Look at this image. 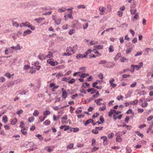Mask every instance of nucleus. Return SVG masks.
<instances>
[{
    "label": "nucleus",
    "mask_w": 153,
    "mask_h": 153,
    "mask_svg": "<svg viewBox=\"0 0 153 153\" xmlns=\"http://www.w3.org/2000/svg\"><path fill=\"white\" fill-rule=\"evenodd\" d=\"M12 24L13 25L16 27H18L19 26V24L16 22H14L12 20Z\"/></svg>",
    "instance_id": "nucleus-30"
},
{
    "label": "nucleus",
    "mask_w": 153,
    "mask_h": 153,
    "mask_svg": "<svg viewBox=\"0 0 153 153\" xmlns=\"http://www.w3.org/2000/svg\"><path fill=\"white\" fill-rule=\"evenodd\" d=\"M98 43V42L97 41H95L93 40H91L90 43V44L91 45L97 44Z\"/></svg>",
    "instance_id": "nucleus-31"
},
{
    "label": "nucleus",
    "mask_w": 153,
    "mask_h": 153,
    "mask_svg": "<svg viewBox=\"0 0 153 153\" xmlns=\"http://www.w3.org/2000/svg\"><path fill=\"white\" fill-rule=\"evenodd\" d=\"M102 98H99L95 100H94V102L96 103L97 105H102V104L100 102V101H102Z\"/></svg>",
    "instance_id": "nucleus-7"
},
{
    "label": "nucleus",
    "mask_w": 153,
    "mask_h": 153,
    "mask_svg": "<svg viewBox=\"0 0 153 153\" xmlns=\"http://www.w3.org/2000/svg\"><path fill=\"white\" fill-rule=\"evenodd\" d=\"M89 74H88L82 73L80 75V77L81 78H83L88 76Z\"/></svg>",
    "instance_id": "nucleus-19"
},
{
    "label": "nucleus",
    "mask_w": 153,
    "mask_h": 153,
    "mask_svg": "<svg viewBox=\"0 0 153 153\" xmlns=\"http://www.w3.org/2000/svg\"><path fill=\"white\" fill-rule=\"evenodd\" d=\"M47 62L49 64H50L51 65L54 66L57 65L58 63L56 61H54L53 59H49L47 61Z\"/></svg>",
    "instance_id": "nucleus-1"
},
{
    "label": "nucleus",
    "mask_w": 153,
    "mask_h": 153,
    "mask_svg": "<svg viewBox=\"0 0 153 153\" xmlns=\"http://www.w3.org/2000/svg\"><path fill=\"white\" fill-rule=\"evenodd\" d=\"M53 120L54 121H56L59 118V116H58L57 117L54 114L53 115Z\"/></svg>",
    "instance_id": "nucleus-46"
},
{
    "label": "nucleus",
    "mask_w": 153,
    "mask_h": 153,
    "mask_svg": "<svg viewBox=\"0 0 153 153\" xmlns=\"http://www.w3.org/2000/svg\"><path fill=\"white\" fill-rule=\"evenodd\" d=\"M28 23V22H26L25 23H22L20 25V26L21 27H22L23 26H25L27 27V23Z\"/></svg>",
    "instance_id": "nucleus-38"
},
{
    "label": "nucleus",
    "mask_w": 153,
    "mask_h": 153,
    "mask_svg": "<svg viewBox=\"0 0 153 153\" xmlns=\"http://www.w3.org/2000/svg\"><path fill=\"white\" fill-rule=\"evenodd\" d=\"M75 81V80L74 79H72L68 81V83L70 84H73Z\"/></svg>",
    "instance_id": "nucleus-52"
},
{
    "label": "nucleus",
    "mask_w": 153,
    "mask_h": 153,
    "mask_svg": "<svg viewBox=\"0 0 153 153\" xmlns=\"http://www.w3.org/2000/svg\"><path fill=\"white\" fill-rule=\"evenodd\" d=\"M143 53V52L142 51H140V52H137L136 54L135 55V56H137L141 55Z\"/></svg>",
    "instance_id": "nucleus-56"
},
{
    "label": "nucleus",
    "mask_w": 153,
    "mask_h": 153,
    "mask_svg": "<svg viewBox=\"0 0 153 153\" xmlns=\"http://www.w3.org/2000/svg\"><path fill=\"white\" fill-rule=\"evenodd\" d=\"M122 140V139L120 136L118 135L117 136L116 138V141L117 142H120Z\"/></svg>",
    "instance_id": "nucleus-35"
},
{
    "label": "nucleus",
    "mask_w": 153,
    "mask_h": 153,
    "mask_svg": "<svg viewBox=\"0 0 153 153\" xmlns=\"http://www.w3.org/2000/svg\"><path fill=\"white\" fill-rule=\"evenodd\" d=\"M106 8L104 7H100L99 8V10L101 12L100 13V15H103L104 13H102V12H104Z\"/></svg>",
    "instance_id": "nucleus-9"
},
{
    "label": "nucleus",
    "mask_w": 153,
    "mask_h": 153,
    "mask_svg": "<svg viewBox=\"0 0 153 153\" xmlns=\"http://www.w3.org/2000/svg\"><path fill=\"white\" fill-rule=\"evenodd\" d=\"M73 147V144H70V145H68L67 146V148L68 149H71Z\"/></svg>",
    "instance_id": "nucleus-64"
},
{
    "label": "nucleus",
    "mask_w": 153,
    "mask_h": 153,
    "mask_svg": "<svg viewBox=\"0 0 153 153\" xmlns=\"http://www.w3.org/2000/svg\"><path fill=\"white\" fill-rule=\"evenodd\" d=\"M77 117L78 118H83L85 117V115L83 114H81L77 115Z\"/></svg>",
    "instance_id": "nucleus-60"
},
{
    "label": "nucleus",
    "mask_w": 153,
    "mask_h": 153,
    "mask_svg": "<svg viewBox=\"0 0 153 153\" xmlns=\"http://www.w3.org/2000/svg\"><path fill=\"white\" fill-rule=\"evenodd\" d=\"M99 115V113H96L95 114H94V115H93L92 117L93 118H94L95 117H97Z\"/></svg>",
    "instance_id": "nucleus-61"
},
{
    "label": "nucleus",
    "mask_w": 153,
    "mask_h": 153,
    "mask_svg": "<svg viewBox=\"0 0 153 153\" xmlns=\"http://www.w3.org/2000/svg\"><path fill=\"white\" fill-rule=\"evenodd\" d=\"M138 101L137 100H135L132 101L130 104L133 105H135L137 104Z\"/></svg>",
    "instance_id": "nucleus-37"
},
{
    "label": "nucleus",
    "mask_w": 153,
    "mask_h": 153,
    "mask_svg": "<svg viewBox=\"0 0 153 153\" xmlns=\"http://www.w3.org/2000/svg\"><path fill=\"white\" fill-rule=\"evenodd\" d=\"M82 21H84L85 22V25H83V28L85 30L88 27V24L87 22V21L85 20H83Z\"/></svg>",
    "instance_id": "nucleus-6"
},
{
    "label": "nucleus",
    "mask_w": 153,
    "mask_h": 153,
    "mask_svg": "<svg viewBox=\"0 0 153 153\" xmlns=\"http://www.w3.org/2000/svg\"><path fill=\"white\" fill-rule=\"evenodd\" d=\"M17 122V120L16 118H14L11 121V124L12 125H15Z\"/></svg>",
    "instance_id": "nucleus-23"
},
{
    "label": "nucleus",
    "mask_w": 153,
    "mask_h": 153,
    "mask_svg": "<svg viewBox=\"0 0 153 153\" xmlns=\"http://www.w3.org/2000/svg\"><path fill=\"white\" fill-rule=\"evenodd\" d=\"M78 9L83 8L85 9V6L83 5H79L77 7Z\"/></svg>",
    "instance_id": "nucleus-50"
},
{
    "label": "nucleus",
    "mask_w": 153,
    "mask_h": 153,
    "mask_svg": "<svg viewBox=\"0 0 153 153\" xmlns=\"http://www.w3.org/2000/svg\"><path fill=\"white\" fill-rule=\"evenodd\" d=\"M61 22V19L60 18H58L55 20V23L57 25H60Z\"/></svg>",
    "instance_id": "nucleus-15"
},
{
    "label": "nucleus",
    "mask_w": 153,
    "mask_h": 153,
    "mask_svg": "<svg viewBox=\"0 0 153 153\" xmlns=\"http://www.w3.org/2000/svg\"><path fill=\"white\" fill-rule=\"evenodd\" d=\"M79 70L81 71V72H84L85 71L86 69L85 67H82L79 68Z\"/></svg>",
    "instance_id": "nucleus-45"
},
{
    "label": "nucleus",
    "mask_w": 153,
    "mask_h": 153,
    "mask_svg": "<svg viewBox=\"0 0 153 153\" xmlns=\"http://www.w3.org/2000/svg\"><path fill=\"white\" fill-rule=\"evenodd\" d=\"M34 120V118L33 117H29L28 119V121L30 123L33 122Z\"/></svg>",
    "instance_id": "nucleus-34"
},
{
    "label": "nucleus",
    "mask_w": 153,
    "mask_h": 153,
    "mask_svg": "<svg viewBox=\"0 0 153 153\" xmlns=\"http://www.w3.org/2000/svg\"><path fill=\"white\" fill-rule=\"evenodd\" d=\"M123 12L121 11H119L117 12V15L120 16L121 17L123 15Z\"/></svg>",
    "instance_id": "nucleus-54"
},
{
    "label": "nucleus",
    "mask_w": 153,
    "mask_h": 153,
    "mask_svg": "<svg viewBox=\"0 0 153 153\" xmlns=\"http://www.w3.org/2000/svg\"><path fill=\"white\" fill-rule=\"evenodd\" d=\"M101 139H103L104 141H105L107 140V138L106 136H102L101 137Z\"/></svg>",
    "instance_id": "nucleus-62"
},
{
    "label": "nucleus",
    "mask_w": 153,
    "mask_h": 153,
    "mask_svg": "<svg viewBox=\"0 0 153 153\" xmlns=\"http://www.w3.org/2000/svg\"><path fill=\"white\" fill-rule=\"evenodd\" d=\"M97 51L98 50H96L95 48H94L93 50V51L95 54L97 53V54L98 55V56H101V54L99 53Z\"/></svg>",
    "instance_id": "nucleus-20"
},
{
    "label": "nucleus",
    "mask_w": 153,
    "mask_h": 153,
    "mask_svg": "<svg viewBox=\"0 0 153 153\" xmlns=\"http://www.w3.org/2000/svg\"><path fill=\"white\" fill-rule=\"evenodd\" d=\"M136 11H137L136 9L134 10L132 9H130L131 13V14H134L136 12Z\"/></svg>",
    "instance_id": "nucleus-47"
},
{
    "label": "nucleus",
    "mask_w": 153,
    "mask_h": 153,
    "mask_svg": "<svg viewBox=\"0 0 153 153\" xmlns=\"http://www.w3.org/2000/svg\"><path fill=\"white\" fill-rule=\"evenodd\" d=\"M5 81V78L3 77L0 78V82H4Z\"/></svg>",
    "instance_id": "nucleus-58"
},
{
    "label": "nucleus",
    "mask_w": 153,
    "mask_h": 153,
    "mask_svg": "<svg viewBox=\"0 0 153 153\" xmlns=\"http://www.w3.org/2000/svg\"><path fill=\"white\" fill-rule=\"evenodd\" d=\"M75 32V30L74 29L71 30L68 32V34L70 35H71Z\"/></svg>",
    "instance_id": "nucleus-49"
},
{
    "label": "nucleus",
    "mask_w": 153,
    "mask_h": 153,
    "mask_svg": "<svg viewBox=\"0 0 153 153\" xmlns=\"http://www.w3.org/2000/svg\"><path fill=\"white\" fill-rule=\"evenodd\" d=\"M13 75H14V74H13L12 75H10V74L8 72V73H6L5 74V76H7V77L8 78H10L12 76H13Z\"/></svg>",
    "instance_id": "nucleus-40"
},
{
    "label": "nucleus",
    "mask_w": 153,
    "mask_h": 153,
    "mask_svg": "<svg viewBox=\"0 0 153 153\" xmlns=\"http://www.w3.org/2000/svg\"><path fill=\"white\" fill-rule=\"evenodd\" d=\"M62 121L61 123L62 124H66L67 123L66 120L67 119V115L64 116L62 117L61 118Z\"/></svg>",
    "instance_id": "nucleus-5"
},
{
    "label": "nucleus",
    "mask_w": 153,
    "mask_h": 153,
    "mask_svg": "<svg viewBox=\"0 0 153 153\" xmlns=\"http://www.w3.org/2000/svg\"><path fill=\"white\" fill-rule=\"evenodd\" d=\"M37 137L40 141H42L43 139V137H42L40 134H38L37 135Z\"/></svg>",
    "instance_id": "nucleus-57"
},
{
    "label": "nucleus",
    "mask_w": 153,
    "mask_h": 153,
    "mask_svg": "<svg viewBox=\"0 0 153 153\" xmlns=\"http://www.w3.org/2000/svg\"><path fill=\"white\" fill-rule=\"evenodd\" d=\"M110 62H107L106 60H102L100 61L99 63V64H103L104 65V66L106 68H109V66L108 65L109 63Z\"/></svg>",
    "instance_id": "nucleus-2"
},
{
    "label": "nucleus",
    "mask_w": 153,
    "mask_h": 153,
    "mask_svg": "<svg viewBox=\"0 0 153 153\" xmlns=\"http://www.w3.org/2000/svg\"><path fill=\"white\" fill-rule=\"evenodd\" d=\"M114 134L113 133H111L109 134L108 135V137L109 139H111L114 136Z\"/></svg>",
    "instance_id": "nucleus-43"
},
{
    "label": "nucleus",
    "mask_w": 153,
    "mask_h": 153,
    "mask_svg": "<svg viewBox=\"0 0 153 153\" xmlns=\"http://www.w3.org/2000/svg\"><path fill=\"white\" fill-rule=\"evenodd\" d=\"M92 132L93 133L96 134H98L99 132L97 129H96V128L95 129H93L92 130Z\"/></svg>",
    "instance_id": "nucleus-36"
},
{
    "label": "nucleus",
    "mask_w": 153,
    "mask_h": 153,
    "mask_svg": "<svg viewBox=\"0 0 153 153\" xmlns=\"http://www.w3.org/2000/svg\"><path fill=\"white\" fill-rule=\"evenodd\" d=\"M35 20L38 23H40L41 22L42 20V18H36L35 19Z\"/></svg>",
    "instance_id": "nucleus-27"
},
{
    "label": "nucleus",
    "mask_w": 153,
    "mask_h": 153,
    "mask_svg": "<svg viewBox=\"0 0 153 153\" xmlns=\"http://www.w3.org/2000/svg\"><path fill=\"white\" fill-rule=\"evenodd\" d=\"M2 120L3 122L5 123H6L7 122V117L6 116L4 115L3 116L2 118Z\"/></svg>",
    "instance_id": "nucleus-24"
},
{
    "label": "nucleus",
    "mask_w": 153,
    "mask_h": 153,
    "mask_svg": "<svg viewBox=\"0 0 153 153\" xmlns=\"http://www.w3.org/2000/svg\"><path fill=\"white\" fill-rule=\"evenodd\" d=\"M136 133L138 136L140 137L141 138H143V135L138 131L136 132Z\"/></svg>",
    "instance_id": "nucleus-42"
},
{
    "label": "nucleus",
    "mask_w": 153,
    "mask_h": 153,
    "mask_svg": "<svg viewBox=\"0 0 153 153\" xmlns=\"http://www.w3.org/2000/svg\"><path fill=\"white\" fill-rule=\"evenodd\" d=\"M114 81L115 79L114 78H111L109 81V82L111 86L113 88H115L117 85L116 84L114 83Z\"/></svg>",
    "instance_id": "nucleus-4"
},
{
    "label": "nucleus",
    "mask_w": 153,
    "mask_h": 153,
    "mask_svg": "<svg viewBox=\"0 0 153 153\" xmlns=\"http://www.w3.org/2000/svg\"><path fill=\"white\" fill-rule=\"evenodd\" d=\"M50 123L51 122L50 121L47 120L43 123V124L46 125H48L50 124Z\"/></svg>",
    "instance_id": "nucleus-39"
},
{
    "label": "nucleus",
    "mask_w": 153,
    "mask_h": 153,
    "mask_svg": "<svg viewBox=\"0 0 153 153\" xmlns=\"http://www.w3.org/2000/svg\"><path fill=\"white\" fill-rule=\"evenodd\" d=\"M27 27L30 28L32 30H34L35 29V27L31 25H27Z\"/></svg>",
    "instance_id": "nucleus-41"
},
{
    "label": "nucleus",
    "mask_w": 153,
    "mask_h": 153,
    "mask_svg": "<svg viewBox=\"0 0 153 153\" xmlns=\"http://www.w3.org/2000/svg\"><path fill=\"white\" fill-rule=\"evenodd\" d=\"M123 96L121 95L120 96H118L117 98V99L118 100H123Z\"/></svg>",
    "instance_id": "nucleus-55"
},
{
    "label": "nucleus",
    "mask_w": 153,
    "mask_h": 153,
    "mask_svg": "<svg viewBox=\"0 0 153 153\" xmlns=\"http://www.w3.org/2000/svg\"><path fill=\"white\" fill-rule=\"evenodd\" d=\"M109 52H113L114 51V47L113 45H111L109 48Z\"/></svg>",
    "instance_id": "nucleus-28"
},
{
    "label": "nucleus",
    "mask_w": 153,
    "mask_h": 153,
    "mask_svg": "<svg viewBox=\"0 0 153 153\" xmlns=\"http://www.w3.org/2000/svg\"><path fill=\"white\" fill-rule=\"evenodd\" d=\"M68 25H63L62 26V28L64 30H66L67 29H68Z\"/></svg>",
    "instance_id": "nucleus-63"
},
{
    "label": "nucleus",
    "mask_w": 153,
    "mask_h": 153,
    "mask_svg": "<svg viewBox=\"0 0 153 153\" xmlns=\"http://www.w3.org/2000/svg\"><path fill=\"white\" fill-rule=\"evenodd\" d=\"M40 60H42L46 58V56L43 54H40L38 56Z\"/></svg>",
    "instance_id": "nucleus-11"
},
{
    "label": "nucleus",
    "mask_w": 153,
    "mask_h": 153,
    "mask_svg": "<svg viewBox=\"0 0 153 153\" xmlns=\"http://www.w3.org/2000/svg\"><path fill=\"white\" fill-rule=\"evenodd\" d=\"M60 128L61 129H63L64 128V131H65L68 130L69 128V126H61L60 127Z\"/></svg>",
    "instance_id": "nucleus-10"
},
{
    "label": "nucleus",
    "mask_w": 153,
    "mask_h": 153,
    "mask_svg": "<svg viewBox=\"0 0 153 153\" xmlns=\"http://www.w3.org/2000/svg\"><path fill=\"white\" fill-rule=\"evenodd\" d=\"M32 31L30 30H27L26 31H25L24 32L23 34V36H25L26 35L29 34L31 33Z\"/></svg>",
    "instance_id": "nucleus-14"
},
{
    "label": "nucleus",
    "mask_w": 153,
    "mask_h": 153,
    "mask_svg": "<svg viewBox=\"0 0 153 153\" xmlns=\"http://www.w3.org/2000/svg\"><path fill=\"white\" fill-rule=\"evenodd\" d=\"M153 119V116L150 115L149 117L147 118V121H149Z\"/></svg>",
    "instance_id": "nucleus-53"
},
{
    "label": "nucleus",
    "mask_w": 153,
    "mask_h": 153,
    "mask_svg": "<svg viewBox=\"0 0 153 153\" xmlns=\"http://www.w3.org/2000/svg\"><path fill=\"white\" fill-rule=\"evenodd\" d=\"M66 10V8L64 7H62L61 8H59L58 10V12L60 13L64 12Z\"/></svg>",
    "instance_id": "nucleus-16"
},
{
    "label": "nucleus",
    "mask_w": 153,
    "mask_h": 153,
    "mask_svg": "<svg viewBox=\"0 0 153 153\" xmlns=\"http://www.w3.org/2000/svg\"><path fill=\"white\" fill-rule=\"evenodd\" d=\"M63 76L62 74L59 73L56 76V77L57 78H59V77H62Z\"/></svg>",
    "instance_id": "nucleus-51"
},
{
    "label": "nucleus",
    "mask_w": 153,
    "mask_h": 153,
    "mask_svg": "<svg viewBox=\"0 0 153 153\" xmlns=\"http://www.w3.org/2000/svg\"><path fill=\"white\" fill-rule=\"evenodd\" d=\"M103 45H99L96 46H94V48H95L97 50L101 49L103 48Z\"/></svg>",
    "instance_id": "nucleus-17"
},
{
    "label": "nucleus",
    "mask_w": 153,
    "mask_h": 153,
    "mask_svg": "<svg viewBox=\"0 0 153 153\" xmlns=\"http://www.w3.org/2000/svg\"><path fill=\"white\" fill-rule=\"evenodd\" d=\"M117 133L119 135H122L125 134L126 133V132L123 131H119Z\"/></svg>",
    "instance_id": "nucleus-59"
},
{
    "label": "nucleus",
    "mask_w": 153,
    "mask_h": 153,
    "mask_svg": "<svg viewBox=\"0 0 153 153\" xmlns=\"http://www.w3.org/2000/svg\"><path fill=\"white\" fill-rule=\"evenodd\" d=\"M11 48L15 50H20L21 49L19 44H18L15 47H11Z\"/></svg>",
    "instance_id": "nucleus-13"
},
{
    "label": "nucleus",
    "mask_w": 153,
    "mask_h": 153,
    "mask_svg": "<svg viewBox=\"0 0 153 153\" xmlns=\"http://www.w3.org/2000/svg\"><path fill=\"white\" fill-rule=\"evenodd\" d=\"M46 58H50L51 57H52L53 56V55L52 53L50 52L49 51L48 53V54L47 55L45 56Z\"/></svg>",
    "instance_id": "nucleus-21"
},
{
    "label": "nucleus",
    "mask_w": 153,
    "mask_h": 153,
    "mask_svg": "<svg viewBox=\"0 0 153 153\" xmlns=\"http://www.w3.org/2000/svg\"><path fill=\"white\" fill-rule=\"evenodd\" d=\"M39 114V111L37 110H36L34 111V113H33V115L34 116L37 117L38 116Z\"/></svg>",
    "instance_id": "nucleus-26"
},
{
    "label": "nucleus",
    "mask_w": 153,
    "mask_h": 153,
    "mask_svg": "<svg viewBox=\"0 0 153 153\" xmlns=\"http://www.w3.org/2000/svg\"><path fill=\"white\" fill-rule=\"evenodd\" d=\"M45 149L47 150L48 152H51L53 150V149L51 148V147H48L46 146L45 148Z\"/></svg>",
    "instance_id": "nucleus-29"
},
{
    "label": "nucleus",
    "mask_w": 153,
    "mask_h": 153,
    "mask_svg": "<svg viewBox=\"0 0 153 153\" xmlns=\"http://www.w3.org/2000/svg\"><path fill=\"white\" fill-rule=\"evenodd\" d=\"M67 48V49L66 50L68 52H72L73 54L74 53V51L72 48L69 47V48Z\"/></svg>",
    "instance_id": "nucleus-22"
},
{
    "label": "nucleus",
    "mask_w": 153,
    "mask_h": 153,
    "mask_svg": "<svg viewBox=\"0 0 153 153\" xmlns=\"http://www.w3.org/2000/svg\"><path fill=\"white\" fill-rule=\"evenodd\" d=\"M148 104L147 102H144L142 103L141 104V106L142 107H145Z\"/></svg>",
    "instance_id": "nucleus-48"
},
{
    "label": "nucleus",
    "mask_w": 153,
    "mask_h": 153,
    "mask_svg": "<svg viewBox=\"0 0 153 153\" xmlns=\"http://www.w3.org/2000/svg\"><path fill=\"white\" fill-rule=\"evenodd\" d=\"M79 128H73L71 129V131H73L74 132H76L79 131Z\"/></svg>",
    "instance_id": "nucleus-25"
},
{
    "label": "nucleus",
    "mask_w": 153,
    "mask_h": 153,
    "mask_svg": "<svg viewBox=\"0 0 153 153\" xmlns=\"http://www.w3.org/2000/svg\"><path fill=\"white\" fill-rule=\"evenodd\" d=\"M61 90L62 91V97L63 98L65 99L68 97V93L65 89L64 88H62L61 89Z\"/></svg>",
    "instance_id": "nucleus-3"
},
{
    "label": "nucleus",
    "mask_w": 153,
    "mask_h": 153,
    "mask_svg": "<svg viewBox=\"0 0 153 153\" xmlns=\"http://www.w3.org/2000/svg\"><path fill=\"white\" fill-rule=\"evenodd\" d=\"M51 112L48 110H46L43 113V115H47L50 114Z\"/></svg>",
    "instance_id": "nucleus-32"
},
{
    "label": "nucleus",
    "mask_w": 153,
    "mask_h": 153,
    "mask_svg": "<svg viewBox=\"0 0 153 153\" xmlns=\"http://www.w3.org/2000/svg\"><path fill=\"white\" fill-rule=\"evenodd\" d=\"M28 91L29 90L27 89L23 90L20 92V94L21 95L23 94L25 95L26 93L28 92Z\"/></svg>",
    "instance_id": "nucleus-12"
},
{
    "label": "nucleus",
    "mask_w": 153,
    "mask_h": 153,
    "mask_svg": "<svg viewBox=\"0 0 153 153\" xmlns=\"http://www.w3.org/2000/svg\"><path fill=\"white\" fill-rule=\"evenodd\" d=\"M93 120L91 119H89L87 120V121L85 123L84 125L85 126H86L87 125H88L90 123L93 122Z\"/></svg>",
    "instance_id": "nucleus-18"
},
{
    "label": "nucleus",
    "mask_w": 153,
    "mask_h": 153,
    "mask_svg": "<svg viewBox=\"0 0 153 153\" xmlns=\"http://www.w3.org/2000/svg\"><path fill=\"white\" fill-rule=\"evenodd\" d=\"M103 105L102 107H100L99 108V110L100 111H103L106 109L105 105V103H103L102 104Z\"/></svg>",
    "instance_id": "nucleus-8"
},
{
    "label": "nucleus",
    "mask_w": 153,
    "mask_h": 153,
    "mask_svg": "<svg viewBox=\"0 0 153 153\" xmlns=\"http://www.w3.org/2000/svg\"><path fill=\"white\" fill-rule=\"evenodd\" d=\"M36 72V71L34 69H33V68H30V70L29 72V73L31 74H34Z\"/></svg>",
    "instance_id": "nucleus-44"
},
{
    "label": "nucleus",
    "mask_w": 153,
    "mask_h": 153,
    "mask_svg": "<svg viewBox=\"0 0 153 153\" xmlns=\"http://www.w3.org/2000/svg\"><path fill=\"white\" fill-rule=\"evenodd\" d=\"M131 67H133V68L135 67L136 68V70L137 71L139 69H140V68H139V66L138 65H132Z\"/></svg>",
    "instance_id": "nucleus-33"
}]
</instances>
